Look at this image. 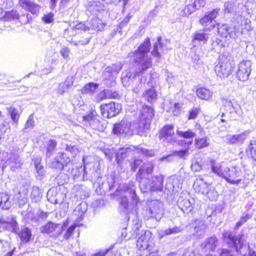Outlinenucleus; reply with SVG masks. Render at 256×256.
<instances>
[{"label":"nucleus","instance_id":"obj_15","mask_svg":"<svg viewBox=\"0 0 256 256\" xmlns=\"http://www.w3.org/2000/svg\"><path fill=\"white\" fill-rule=\"evenodd\" d=\"M242 175L241 170L236 166L230 168L227 166L224 176L226 180L232 184H238L242 181L241 178L236 180Z\"/></svg>","mask_w":256,"mask_h":256},{"label":"nucleus","instance_id":"obj_53","mask_svg":"<svg viewBox=\"0 0 256 256\" xmlns=\"http://www.w3.org/2000/svg\"><path fill=\"white\" fill-rule=\"evenodd\" d=\"M154 167V164L152 162H148L146 164L143 168L141 167L140 169H142V172L145 171L148 174H149L152 173Z\"/></svg>","mask_w":256,"mask_h":256},{"label":"nucleus","instance_id":"obj_10","mask_svg":"<svg viewBox=\"0 0 256 256\" xmlns=\"http://www.w3.org/2000/svg\"><path fill=\"white\" fill-rule=\"evenodd\" d=\"M112 132L114 134L126 136L132 135L134 129L131 122L127 120H122L120 122L114 125Z\"/></svg>","mask_w":256,"mask_h":256},{"label":"nucleus","instance_id":"obj_30","mask_svg":"<svg viewBox=\"0 0 256 256\" xmlns=\"http://www.w3.org/2000/svg\"><path fill=\"white\" fill-rule=\"evenodd\" d=\"M86 157H84L82 159V161L84 164L83 168H82V166H76L72 168L71 170V174L72 176L74 177V179L78 178L82 174V172H83L84 177L85 175L86 174Z\"/></svg>","mask_w":256,"mask_h":256},{"label":"nucleus","instance_id":"obj_23","mask_svg":"<svg viewBox=\"0 0 256 256\" xmlns=\"http://www.w3.org/2000/svg\"><path fill=\"white\" fill-rule=\"evenodd\" d=\"M88 24V32L90 34H94L98 31H102L106 25L102 20L96 18L92 20Z\"/></svg>","mask_w":256,"mask_h":256},{"label":"nucleus","instance_id":"obj_7","mask_svg":"<svg viewBox=\"0 0 256 256\" xmlns=\"http://www.w3.org/2000/svg\"><path fill=\"white\" fill-rule=\"evenodd\" d=\"M131 150H133L135 152L145 156L152 157L154 156V150L144 148L140 146H132V148H120L116 154L117 162L119 164L122 160L127 156V154L130 153Z\"/></svg>","mask_w":256,"mask_h":256},{"label":"nucleus","instance_id":"obj_4","mask_svg":"<svg viewBox=\"0 0 256 256\" xmlns=\"http://www.w3.org/2000/svg\"><path fill=\"white\" fill-rule=\"evenodd\" d=\"M154 115V109L150 106H144L141 112L138 122L134 123L133 128H135L138 134L140 136L144 135L149 129L151 124V120Z\"/></svg>","mask_w":256,"mask_h":256},{"label":"nucleus","instance_id":"obj_22","mask_svg":"<svg viewBox=\"0 0 256 256\" xmlns=\"http://www.w3.org/2000/svg\"><path fill=\"white\" fill-rule=\"evenodd\" d=\"M212 172L217 176L224 178L227 166L224 162H216L214 160H210Z\"/></svg>","mask_w":256,"mask_h":256},{"label":"nucleus","instance_id":"obj_20","mask_svg":"<svg viewBox=\"0 0 256 256\" xmlns=\"http://www.w3.org/2000/svg\"><path fill=\"white\" fill-rule=\"evenodd\" d=\"M174 127L172 124L165 125L160 132L158 137L164 142H172L176 140Z\"/></svg>","mask_w":256,"mask_h":256},{"label":"nucleus","instance_id":"obj_26","mask_svg":"<svg viewBox=\"0 0 256 256\" xmlns=\"http://www.w3.org/2000/svg\"><path fill=\"white\" fill-rule=\"evenodd\" d=\"M8 161V164L12 168H18L20 167L22 162L18 150L16 149L10 150Z\"/></svg>","mask_w":256,"mask_h":256},{"label":"nucleus","instance_id":"obj_63","mask_svg":"<svg viewBox=\"0 0 256 256\" xmlns=\"http://www.w3.org/2000/svg\"><path fill=\"white\" fill-rule=\"evenodd\" d=\"M74 28L76 30H81L84 31H88V24H86L82 22H80L74 26Z\"/></svg>","mask_w":256,"mask_h":256},{"label":"nucleus","instance_id":"obj_28","mask_svg":"<svg viewBox=\"0 0 256 256\" xmlns=\"http://www.w3.org/2000/svg\"><path fill=\"white\" fill-rule=\"evenodd\" d=\"M57 142L55 140H50L46 142V144H44L46 156V158H49L53 154Z\"/></svg>","mask_w":256,"mask_h":256},{"label":"nucleus","instance_id":"obj_50","mask_svg":"<svg viewBox=\"0 0 256 256\" xmlns=\"http://www.w3.org/2000/svg\"><path fill=\"white\" fill-rule=\"evenodd\" d=\"M65 149L66 151L70 152L72 156H75L78 153V150L77 146L72 145L71 144H66Z\"/></svg>","mask_w":256,"mask_h":256},{"label":"nucleus","instance_id":"obj_46","mask_svg":"<svg viewBox=\"0 0 256 256\" xmlns=\"http://www.w3.org/2000/svg\"><path fill=\"white\" fill-rule=\"evenodd\" d=\"M195 143L196 147L198 149H201L203 148L207 147L209 145L208 142V138L206 136L202 138H196Z\"/></svg>","mask_w":256,"mask_h":256},{"label":"nucleus","instance_id":"obj_1","mask_svg":"<svg viewBox=\"0 0 256 256\" xmlns=\"http://www.w3.org/2000/svg\"><path fill=\"white\" fill-rule=\"evenodd\" d=\"M256 8L254 0H237L235 2H226L224 12L232 14L233 27L230 28L227 24H218V32L222 37L226 38L229 36L231 38H236L242 34L251 32L253 28L250 18L253 10Z\"/></svg>","mask_w":256,"mask_h":256},{"label":"nucleus","instance_id":"obj_41","mask_svg":"<svg viewBox=\"0 0 256 256\" xmlns=\"http://www.w3.org/2000/svg\"><path fill=\"white\" fill-rule=\"evenodd\" d=\"M217 244V238L216 236H212L204 242V247L210 250H214Z\"/></svg>","mask_w":256,"mask_h":256},{"label":"nucleus","instance_id":"obj_8","mask_svg":"<svg viewBox=\"0 0 256 256\" xmlns=\"http://www.w3.org/2000/svg\"><path fill=\"white\" fill-rule=\"evenodd\" d=\"M164 208L162 202L158 200H152L146 210L147 216L159 222L164 216Z\"/></svg>","mask_w":256,"mask_h":256},{"label":"nucleus","instance_id":"obj_62","mask_svg":"<svg viewBox=\"0 0 256 256\" xmlns=\"http://www.w3.org/2000/svg\"><path fill=\"white\" fill-rule=\"evenodd\" d=\"M188 152L187 149H183L180 150H175L173 152V155L178 156L180 158H183L184 155Z\"/></svg>","mask_w":256,"mask_h":256},{"label":"nucleus","instance_id":"obj_42","mask_svg":"<svg viewBox=\"0 0 256 256\" xmlns=\"http://www.w3.org/2000/svg\"><path fill=\"white\" fill-rule=\"evenodd\" d=\"M19 14L16 10H12L5 12V14L2 17L6 21H12L18 20L19 18Z\"/></svg>","mask_w":256,"mask_h":256},{"label":"nucleus","instance_id":"obj_2","mask_svg":"<svg viewBox=\"0 0 256 256\" xmlns=\"http://www.w3.org/2000/svg\"><path fill=\"white\" fill-rule=\"evenodd\" d=\"M150 46V39L147 38L137 49L128 53V56L132 60L136 70L132 72L129 70L122 72V80L124 84L130 82L136 76L142 74L152 66V58L149 54Z\"/></svg>","mask_w":256,"mask_h":256},{"label":"nucleus","instance_id":"obj_18","mask_svg":"<svg viewBox=\"0 0 256 256\" xmlns=\"http://www.w3.org/2000/svg\"><path fill=\"white\" fill-rule=\"evenodd\" d=\"M205 4V0H186V6L182 10L183 14L186 16H189L196 10L203 7Z\"/></svg>","mask_w":256,"mask_h":256},{"label":"nucleus","instance_id":"obj_13","mask_svg":"<svg viewBox=\"0 0 256 256\" xmlns=\"http://www.w3.org/2000/svg\"><path fill=\"white\" fill-rule=\"evenodd\" d=\"M101 114L104 118H112L116 116L122 109V106L118 103L110 102L108 104H101L100 106Z\"/></svg>","mask_w":256,"mask_h":256},{"label":"nucleus","instance_id":"obj_19","mask_svg":"<svg viewBox=\"0 0 256 256\" xmlns=\"http://www.w3.org/2000/svg\"><path fill=\"white\" fill-rule=\"evenodd\" d=\"M0 229L16 232L18 229V223L12 216H2L0 218Z\"/></svg>","mask_w":256,"mask_h":256},{"label":"nucleus","instance_id":"obj_21","mask_svg":"<svg viewBox=\"0 0 256 256\" xmlns=\"http://www.w3.org/2000/svg\"><path fill=\"white\" fill-rule=\"evenodd\" d=\"M41 232L50 234L51 236L58 237L62 232V227L60 224L48 222L40 228Z\"/></svg>","mask_w":256,"mask_h":256},{"label":"nucleus","instance_id":"obj_56","mask_svg":"<svg viewBox=\"0 0 256 256\" xmlns=\"http://www.w3.org/2000/svg\"><path fill=\"white\" fill-rule=\"evenodd\" d=\"M200 111V109L198 108H194L189 111V114L188 116V120H192L195 118Z\"/></svg>","mask_w":256,"mask_h":256},{"label":"nucleus","instance_id":"obj_31","mask_svg":"<svg viewBox=\"0 0 256 256\" xmlns=\"http://www.w3.org/2000/svg\"><path fill=\"white\" fill-rule=\"evenodd\" d=\"M143 97L148 102H152L155 100L157 96V93L154 87L146 90L144 92Z\"/></svg>","mask_w":256,"mask_h":256},{"label":"nucleus","instance_id":"obj_35","mask_svg":"<svg viewBox=\"0 0 256 256\" xmlns=\"http://www.w3.org/2000/svg\"><path fill=\"white\" fill-rule=\"evenodd\" d=\"M8 113L10 116L12 123L16 126L18 124V120L20 118V112L14 107L10 106L8 108Z\"/></svg>","mask_w":256,"mask_h":256},{"label":"nucleus","instance_id":"obj_38","mask_svg":"<svg viewBox=\"0 0 256 256\" xmlns=\"http://www.w3.org/2000/svg\"><path fill=\"white\" fill-rule=\"evenodd\" d=\"M180 209L186 213L190 212L192 210V203L190 200L184 199L178 202Z\"/></svg>","mask_w":256,"mask_h":256},{"label":"nucleus","instance_id":"obj_39","mask_svg":"<svg viewBox=\"0 0 256 256\" xmlns=\"http://www.w3.org/2000/svg\"><path fill=\"white\" fill-rule=\"evenodd\" d=\"M181 231V228L180 227L175 226L173 228H168L165 230H160L158 232V236L160 238H162L172 234L179 233Z\"/></svg>","mask_w":256,"mask_h":256},{"label":"nucleus","instance_id":"obj_57","mask_svg":"<svg viewBox=\"0 0 256 256\" xmlns=\"http://www.w3.org/2000/svg\"><path fill=\"white\" fill-rule=\"evenodd\" d=\"M106 96L108 98H116L118 97V94L116 91H112V90H106Z\"/></svg>","mask_w":256,"mask_h":256},{"label":"nucleus","instance_id":"obj_3","mask_svg":"<svg viewBox=\"0 0 256 256\" xmlns=\"http://www.w3.org/2000/svg\"><path fill=\"white\" fill-rule=\"evenodd\" d=\"M136 180L139 182L140 188L143 192L149 191H162L163 190L164 176L162 174L153 176L150 180L142 178V169H139L136 174Z\"/></svg>","mask_w":256,"mask_h":256},{"label":"nucleus","instance_id":"obj_48","mask_svg":"<svg viewBox=\"0 0 256 256\" xmlns=\"http://www.w3.org/2000/svg\"><path fill=\"white\" fill-rule=\"evenodd\" d=\"M248 150L250 152L251 158L256 161V140H250L248 147Z\"/></svg>","mask_w":256,"mask_h":256},{"label":"nucleus","instance_id":"obj_36","mask_svg":"<svg viewBox=\"0 0 256 256\" xmlns=\"http://www.w3.org/2000/svg\"><path fill=\"white\" fill-rule=\"evenodd\" d=\"M196 94L201 99L208 100L212 96V92L208 89L200 88L197 90Z\"/></svg>","mask_w":256,"mask_h":256},{"label":"nucleus","instance_id":"obj_16","mask_svg":"<svg viewBox=\"0 0 256 256\" xmlns=\"http://www.w3.org/2000/svg\"><path fill=\"white\" fill-rule=\"evenodd\" d=\"M219 11L220 8H215L212 11L206 13L205 16L200 20V24L206 27L204 29V31H207L208 30H210L214 28L215 21L214 20L218 15Z\"/></svg>","mask_w":256,"mask_h":256},{"label":"nucleus","instance_id":"obj_17","mask_svg":"<svg viewBox=\"0 0 256 256\" xmlns=\"http://www.w3.org/2000/svg\"><path fill=\"white\" fill-rule=\"evenodd\" d=\"M248 132L246 131L240 134H228L224 137V142L228 144L240 146L247 139Z\"/></svg>","mask_w":256,"mask_h":256},{"label":"nucleus","instance_id":"obj_52","mask_svg":"<svg viewBox=\"0 0 256 256\" xmlns=\"http://www.w3.org/2000/svg\"><path fill=\"white\" fill-rule=\"evenodd\" d=\"M101 178L100 171L96 170L92 174L91 180L94 183L100 184L101 182Z\"/></svg>","mask_w":256,"mask_h":256},{"label":"nucleus","instance_id":"obj_6","mask_svg":"<svg viewBox=\"0 0 256 256\" xmlns=\"http://www.w3.org/2000/svg\"><path fill=\"white\" fill-rule=\"evenodd\" d=\"M222 238L228 246L234 248L237 252H240L243 246H246L247 236L242 232L236 236L233 232H226Z\"/></svg>","mask_w":256,"mask_h":256},{"label":"nucleus","instance_id":"obj_59","mask_svg":"<svg viewBox=\"0 0 256 256\" xmlns=\"http://www.w3.org/2000/svg\"><path fill=\"white\" fill-rule=\"evenodd\" d=\"M76 228L75 226H71L67 230L66 232L64 234V238L68 240L69 238L73 234L74 231Z\"/></svg>","mask_w":256,"mask_h":256},{"label":"nucleus","instance_id":"obj_55","mask_svg":"<svg viewBox=\"0 0 256 256\" xmlns=\"http://www.w3.org/2000/svg\"><path fill=\"white\" fill-rule=\"evenodd\" d=\"M34 123H35V122L34 120V116L32 114H31L29 116V117L25 124L24 129L32 128L35 124Z\"/></svg>","mask_w":256,"mask_h":256},{"label":"nucleus","instance_id":"obj_25","mask_svg":"<svg viewBox=\"0 0 256 256\" xmlns=\"http://www.w3.org/2000/svg\"><path fill=\"white\" fill-rule=\"evenodd\" d=\"M210 185V184H208L206 182L204 181L202 178L200 177L198 178L195 180L193 187L196 192L204 195L206 194V190Z\"/></svg>","mask_w":256,"mask_h":256},{"label":"nucleus","instance_id":"obj_60","mask_svg":"<svg viewBox=\"0 0 256 256\" xmlns=\"http://www.w3.org/2000/svg\"><path fill=\"white\" fill-rule=\"evenodd\" d=\"M106 98H108L106 96V90H104L100 92H99L98 94L97 95V96L96 98V100L97 102H99Z\"/></svg>","mask_w":256,"mask_h":256},{"label":"nucleus","instance_id":"obj_33","mask_svg":"<svg viewBox=\"0 0 256 256\" xmlns=\"http://www.w3.org/2000/svg\"><path fill=\"white\" fill-rule=\"evenodd\" d=\"M18 236L22 242H28L32 236L31 230L28 228H24L19 232Z\"/></svg>","mask_w":256,"mask_h":256},{"label":"nucleus","instance_id":"obj_32","mask_svg":"<svg viewBox=\"0 0 256 256\" xmlns=\"http://www.w3.org/2000/svg\"><path fill=\"white\" fill-rule=\"evenodd\" d=\"M11 206L10 196L5 192L0 193V206L2 209L8 210Z\"/></svg>","mask_w":256,"mask_h":256},{"label":"nucleus","instance_id":"obj_12","mask_svg":"<svg viewBox=\"0 0 256 256\" xmlns=\"http://www.w3.org/2000/svg\"><path fill=\"white\" fill-rule=\"evenodd\" d=\"M230 63L224 56L220 57L218 63L216 65L214 70L216 75L220 78H227L231 72Z\"/></svg>","mask_w":256,"mask_h":256},{"label":"nucleus","instance_id":"obj_61","mask_svg":"<svg viewBox=\"0 0 256 256\" xmlns=\"http://www.w3.org/2000/svg\"><path fill=\"white\" fill-rule=\"evenodd\" d=\"M60 53L64 58H68L70 53V50L68 48L64 47L61 48Z\"/></svg>","mask_w":256,"mask_h":256},{"label":"nucleus","instance_id":"obj_29","mask_svg":"<svg viewBox=\"0 0 256 256\" xmlns=\"http://www.w3.org/2000/svg\"><path fill=\"white\" fill-rule=\"evenodd\" d=\"M205 31L200 30L198 32L194 34V38L192 40V42L195 43L196 41L200 42H202L206 44L208 38V34Z\"/></svg>","mask_w":256,"mask_h":256},{"label":"nucleus","instance_id":"obj_34","mask_svg":"<svg viewBox=\"0 0 256 256\" xmlns=\"http://www.w3.org/2000/svg\"><path fill=\"white\" fill-rule=\"evenodd\" d=\"M161 40L162 38L160 36L158 38L157 42L154 45L153 50L151 52V54L158 59L160 58L161 56L160 51L161 50L162 48Z\"/></svg>","mask_w":256,"mask_h":256},{"label":"nucleus","instance_id":"obj_40","mask_svg":"<svg viewBox=\"0 0 256 256\" xmlns=\"http://www.w3.org/2000/svg\"><path fill=\"white\" fill-rule=\"evenodd\" d=\"M202 159L200 156H195L192 160L191 168L194 172H200L202 169Z\"/></svg>","mask_w":256,"mask_h":256},{"label":"nucleus","instance_id":"obj_43","mask_svg":"<svg viewBox=\"0 0 256 256\" xmlns=\"http://www.w3.org/2000/svg\"><path fill=\"white\" fill-rule=\"evenodd\" d=\"M176 134L179 136L186 139L192 138L196 135L195 132H193L191 130H188L186 131L177 130Z\"/></svg>","mask_w":256,"mask_h":256},{"label":"nucleus","instance_id":"obj_24","mask_svg":"<svg viewBox=\"0 0 256 256\" xmlns=\"http://www.w3.org/2000/svg\"><path fill=\"white\" fill-rule=\"evenodd\" d=\"M225 106L229 108L230 112L232 114V118L236 120L239 118L242 114V110L240 106L230 100H226Z\"/></svg>","mask_w":256,"mask_h":256},{"label":"nucleus","instance_id":"obj_58","mask_svg":"<svg viewBox=\"0 0 256 256\" xmlns=\"http://www.w3.org/2000/svg\"><path fill=\"white\" fill-rule=\"evenodd\" d=\"M142 160L138 158L134 159L132 162L130 163L131 170L135 171L136 169L141 164Z\"/></svg>","mask_w":256,"mask_h":256},{"label":"nucleus","instance_id":"obj_14","mask_svg":"<svg viewBox=\"0 0 256 256\" xmlns=\"http://www.w3.org/2000/svg\"><path fill=\"white\" fill-rule=\"evenodd\" d=\"M252 62L250 60H244L240 62L236 71V78L241 81L248 80L252 71Z\"/></svg>","mask_w":256,"mask_h":256},{"label":"nucleus","instance_id":"obj_49","mask_svg":"<svg viewBox=\"0 0 256 256\" xmlns=\"http://www.w3.org/2000/svg\"><path fill=\"white\" fill-rule=\"evenodd\" d=\"M120 208H122L123 212L124 213H127L128 207V201L127 195L125 193L123 194V197L120 199Z\"/></svg>","mask_w":256,"mask_h":256},{"label":"nucleus","instance_id":"obj_9","mask_svg":"<svg viewBox=\"0 0 256 256\" xmlns=\"http://www.w3.org/2000/svg\"><path fill=\"white\" fill-rule=\"evenodd\" d=\"M82 120L86 126H89L94 130L102 132L106 128L102 122L100 120V117L97 115L95 110H92L88 114L83 116Z\"/></svg>","mask_w":256,"mask_h":256},{"label":"nucleus","instance_id":"obj_37","mask_svg":"<svg viewBox=\"0 0 256 256\" xmlns=\"http://www.w3.org/2000/svg\"><path fill=\"white\" fill-rule=\"evenodd\" d=\"M98 84L96 83L89 82L87 84H86L82 89V92L84 94H93L98 88Z\"/></svg>","mask_w":256,"mask_h":256},{"label":"nucleus","instance_id":"obj_51","mask_svg":"<svg viewBox=\"0 0 256 256\" xmlns=\"http://www.w3.org/2000/svg\"><path fill=\"white\" fill-rule=\"evenodd\" d=\"M182 104L180 103H174L173 106H172L169 110V112H172L174 116H178L181 112Z\"/></svg>","mask_w":256,"mask_h":256},{"label":"nucleus","instance_id":"obj_11","mask_svg":"<svg viewBox=\"0 0 256 256\" xmlns=\"http://www.w3.org/2000/svg\"><path fill=\"white\" fill-rule=\"evenodd\" d=\"M70 162V157L64 152H58L55 158L50 162V168L58 170H62Z\"/></svg>","mask_w":256,"mask_h":256},{"label":"nucleus","instance_id":"obj_54","mask_svg":"<svg viewBox=\"0 0 256 256\" xmlns=\"http://www.w3.org/2000/svg\"><path fill=\"white\" fill-rule=\"evenodd\" d=\"M54 14L52 12H50L48 14H44L42 18V20L45 24H50L53 22L54 18Z\"/></svg>","mask_w":256,"mask_h":256},{"label":"nucleus","instance_id":"obj_64","mask_svg":"<svg viewBox=\"0 0 256 256\" xmlns=\"http://www.w3.org/2000/svg\"><path fill=\"white\" fill-rule=\"evenodd\" d=\"M220 250V256H234L231 251L227 248H222Z\"/></svg>","mask_w":256,"mask_h":256},{"label":"nucleus","instance_id":"obj_44","mask_svg":"<svg viewBox=\"0 0 256 256\" xmlns=\"http://www.w3.org/2000/svg\"><path fill=\"white\" fill-rule=\"evenodd\" d=\"M211 201L215 200L217 199L218 194L214 188L211 185L206 190V192L204 194Z\"/></svg>","mask_w":256,"mask_h":256},{"label":"nucleus","instance_id":"obj_5","mask_svg":"<svg viewBox=\"0 0 256 256\" xmlns=\"http://www.w3.org/2000/svg\"><path fill=\"white\" fill-rule=\"evenodd\" d=\"M142 222L138 219L133 221L132 230L137 238L136 246L140 248H147L148 246V241L151 236V233L148 230H140Z\"/></svg>","mask_w":256,"mask_h":256},{"label":"nucleus","instance_id":"obj_27","mask_svg":"<svg viewBox=\"0 0 256 256\" xmlns=\"http://www.w3.org/2000/svg\"><path fill=\"white\" fill-rule=\"evenodd\" d=\"M124 193L128 195L129 194L131 197L132 202L136 205L138 202L139 198L136 193V188L134 185L133 182L126 184L124 186Z\"/></svg>","mask_w":256,"mask_h":256},{"label":"nucleus","instance_id":"obj_47","mask_svg":"<svg viewBox=\"0 0 256 256\" xmlns=\"http://www.w3.org/2000/svg\"><path fill=\"white\" fill-rule=\"evenodd\" d=\"M41 194L39 188L36 186H34L30 194V198L34 202H37L41 198Z\"/></svg>","mask_w":256,"mask_h":256},{"label":"nucleus","instance_id":"obj_45","mask_svg":"<svg viewBox=\"0 0 256 256\" xmlns=\"http://www.w3.org/2000/svg\"><path fill=\"white\" fill-rule=\"evenodd\" d=\"M40 6L34 2H30L26 8L24 9L30 12L32 14H37L40 10Z\"/></svg>","mask_w":256,"mask_h":256}]
</instances>
